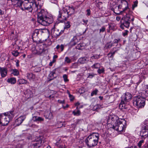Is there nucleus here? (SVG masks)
<instances>
[{
    "instance_id": "obj_1",
    "label": "nucleus",
    "mask_w": 148,
    "mask_h": 148,
    "mask_svg": "<svg viewBox=\"0 0 148 148\" xmlns=\"http://www.w3.org/2000/svg\"><path fill=\"white\" fill-rule=\"evenodd\" d=\"M38 12L37 21L41 25L47 26L52 23L53 21V18L52 16L48 17L47 12L43 9L36 10Z\"/></svg>"
},
{
    "instance_id": "obj_2",
    "label": "nucleus",
    "mask_w": 148,
    "mask_h": 148,
    "mask_svg": "<svg viewBox=\"0 0 148 148\" xmlns=\"http://www.w3.org/2000/svg\"><path fill=\"white\" fill-rule=\"evenodd\" d=\"M99 137L98 133H93L87 137L85 140V143L89 147H94L97 145Z\"/></svg>"
},
{
    "instance_id": "obj_3",
    "label": "nucleus",
    "mask_w": 148,
    "mask_h": 148,
    "mask_svg": "<svg viewBox=\"0 0 148 148\" xmlns=\"http://www.w3.org/2000/svg\"><path fill=\"white\" fill-rule=\"evenodd\" d=\"M14 116L13 112L11 111L1 114L0 115V126L7 125Z\"/></svg>"
},
{
    "instance_id": "obj_4",
    "label": "nucleus",
    "mask_w": 148,
    "mask_h": 148,
    "mask_svg": "<svg viewBox=\"0 0 148 148\" xmlns=\"http://www.w3.org/2000/svg\"><path fill=\"white\" fill-rule=\"evenodd\" d=\"M38 7L35 0H32L31 2H29L28 1H26V2H24L20 8L23 10L32 12L33 10L36 11L38 10Z\"/></svg>"
},
{
    "instance_id": "obj_5",
    "label": "nucleus",
    "mask_w": 148,
    "mask_h": 148,
    "mask_svg": "<svg viewBox=\"0 0 148 148\" xmlns=\"http://www.w3.org/2000/svg\"><path fill=\"white\" fill-rule=\"evenodd\" d=\"M132 95L129 92H126L122 96L121 100L119 107L121 110L126 109L129 106V100L132 98Z\"/></svg>"
},
{
    "instance_id": "obj_6",
    "label": "nucleus",
    "mask_w": 148,
    "mask_h": 148,
    "mask_svg": "<svg viewBox=\"0 0 148 148\" xmlns=\"http://www.w3.org/2000/svg\"><path fill=\"white\" fill-rule=\"evenodd\" d=\"M145 99L140 95L135 96L133 98V105L137 108H143L145 104Z\"/></svg>"
},
{
    "instance_id": "obj_7",
    "label": "nucleus",
    "mask_w": 148,
    "mask_h": 148,
    "mask_svg": "<svg viewBox=\"0 0 148 148\" xmlns=\"http://www.w3.org/2000/svg\"><path fill=\"white\" fill-rule=\"evenodd\" d=\"M125 16L124 18L123 17L121 20V25L120 26L121 28H123V26L126 27H128L129 26L130 22H133L134 20V17L132 14H125Z\"/></svg>"
},
{
    "instance_id": "obj_8",
    "label": "nucleus",
    "mask_w": 148,
    "mask_h": 148,
    "mask_svg": "<svg viewBox=\"0 0 148 148\" xmlns=\"http://www.w3.org/2000/svg\"><path fill=\"white\" fill-rule=\"evenodd\" d=\"M125 121L124 120L123 121H116L113 125L112 128L114 130L119 132H123L125 130L126 126Z\"/></svg>"
},
{
    "instance_id": "obj_9",
    "label": "nucleus",
    "mask_w": 148,
    "mask_h": 148,
    "mask_svg": "<svg viewBox=\"0 0 148 148\" xmlns=\"http://www.w3.org/2000/svg\"><path fill=\"white\" fill-rule=\"evenodd\" d=\"M121 10L123 11V15L127 14H132V12L128 8V4L127 2L126 1H123L121 2V3L119 5Z\"/></svg>"
},
{
    "instance_id": "obj_10",
    "label": "nucleus",
    "mask_w": 148,
    "mask_h": 148,
    "mask_svg": "<svg viewBox=\"0 0 148 148\" xmlns=\"http://www.w3.org/2000/svg\"><path fill=\"white\" fill-rule=\"evenodd\" d=\"M64 12L63 10L62 12L59 11V14L57 19L60 22H63L68 17L67 14H66Z\"/></svg>"
},
{
    "instance_id": "obj_11",
    "label": "nucleus",
    "mask_w": 148,
    "mask_h": 148,
    "mask_svg": "<svg viewBox=\"0 0 148 148\" xmlns=\"http://www.w3.org/2000/svg\"><path fill=\"white\" fill-rule=\"evenodd\" d=\"M32 50L33 54L40 55L44 52L46 50L44 49L42 45H40L38 46L37 49H35V48H34V49H32Z\"/></svg>"
},
{
    "instance_id": "obj_12",
    "label": "nucleus",
    "mask_w": 148,
    "mask_h": 148,
    "mask_svg": "<svg viewBox=\"0 0 148 148\" xmlns=\"http://www.w3.org/2000/svg\"><path fill=\"white\" fill-rule=\"evenodd\" d=\"M62 10L66 14H67L68 17L73 14L74 12V9L70 7H66L64 8Z\"/></svg>"
},
{
    "instance_id": "obj_13",
    "label": "nucleus",
    "mask_w": 148,
    "mask_h": 148,
    "mask_svg": "<svg viewBox=\"0 0 148 148\" xmlns=\"http://www.w3.org/2000/svg\"><path fill=\"white\" fill-rule=\"evenodd\" d=\"M119 5L117 6L115 5L114 8L112 9L114 12L117 14H123V11L120 7Z\"/></svg>"
},
{
    "instance_id": "obj_14",
    "label": "nucleus",
    "mask_w": 148,
    "mask_h": 148,
    "mask_svg": "<svg viewBox=\"0 0 148 148\" xmlns=\"http://www.w3.org/2000/svg\"><path fill=\"white\" fill-rule=\"evenodd\" d=\"M51 31L52 35L55 37L59 36L62 33L61 32H59V29L54 27L51 29Z\"/></svg>"
},
{
    "instance_id": "obj_15",
    "label": "nucleus",
    "mask_w": 148,
    "mask_h": 148,
    "mask_svg": "<svg viewBox=\"0 0 148 148\" xmlns=\"http://www.w3.org/2000/svg\"><path fill=\"white\" fill-rule=\"evenodd\" d=\"M25 116H20L15 120V125L16 126H18L20 125L25 119Z\"/></svg>"
},
{
    "instance_id": "obj_16",
    "label": "nucleus",
    "mask_w": 148,
    "mask_h": 148,
    "mask_svg": "<svg viewBox=\"0 0 148 148\" xmlns=\"http://www.w3.org/2000/svg\"><path fill=\"white\" fill-rule=\"evenodd\" d=\"M24 94L27 99L32 97L33 96V92L30 89H27L25 90L24 92Z\"/></svg>"
},
{
    "instance_id": "obj_17",
    "label": "nucleus",
    "mask_w": 148,
    "mask_h": 148,
    "mask_svg": "<svg viewBox=\"0 0 148 148\" xmlns=\"http://www.w3.org/2000/svg\"><path fill=\"white\" fill-rule=\"evenodd\" d=\"M7 73L8 70L7 68L0 67V73L2 77L3 78L5 77Z\"/></svg>"
},
{
    "instance_id": "obj_18",
    "label": "nucleus",
    "mask_w": 148,
    "mask_h": 148,
    "mask_svg": "<svg viewBox=\"0 0 148 148\" xmlns=\"http://www.w3.org/2000/svg\"><path fill=\"white\" fill-rule=\"evenodd\" d=\"M26 77L30 81H34L35 79V75L31 73H27L26 74Z\"/></svg>"
},
{
    "instance_id": "obj_19",
    "label": "nucleus",
    "mask_w": 148,
    "mask_h": 148,
    "mask_svg": "<svg viewBox=\"0 0 148 148\" xmlns=\"http://www.w3.org/2000/svg\"><path fill=\"white\" fill-rule=\"evenodd\" d=\"M44 116L46 119H51L53 118V116L52 112L49 111L45 112Z\"/></svg>"
},
{
    "instance_id": "obj_20",
    "label": "nucleus",
    "mask_w": 148,
    "mask_h": 148,
    "mask_svg": "<svg viewBox=\"0 0 148 148\" xmlns=\"http://www.w3.org/2000/svg\"><path fill=\"white\" fill-rule=\"evenodd\" d=\"M32 119L34 121V122H42L44 121V118L40 116H33Z\"/></svg>"
},
{
    "instance_id": "obj_21",
    "label": "nucleus",
    "mask_w": 148,
    "mask_h": 148,
    "mask_svg": "<svg viewBox=\"0 0 148 148\" xmlns=\"http://www.w3.org/2000/svg\"><path fill=\"white\" fill-rule=\"evenodd\" d=\"M56 75L55 71L53 70L50 73L48 76V78L49 79V80H51L56 78Z\"/></svg>"
},
{
    "instance_id": "obj_22",
    "label": "nucleus",
    "mask_w": 148,
    "mask_h": 148,
    "mask_svg": "<svg viewBox=\"0 0 148 148\" xmlns=\"http://www.w3.org/2000/svg\"><path fill=\"white\" fill-rule=\"evenodd\" d=\"M14 1L15 3V5L20 8L23 4V3L24 2L23 0H14Z\"/></svg>"
},
{
    "instance_id": "obj_23",
    "label": "nucleus",
    "mask_w": 148,
    "mask_h": 148,
    "mask_svg": "<svg viewBox=\"0 0 148 148\" xmlns=\"http://www.w3.org/2000/svg\"><path fill=\"white\" fill-rule=\"evenodd\" d=\"M116 49V47H114L110 51V52L108 54V56H109L110 54H111L110 57V58H113L114 55L115 54L116 52L118 50V49H116L114 51H113L114 49Z\"/></svg>"
},
{
    "instance_id": "obj_24",
    "label": "nucleus",
    "mask_w": 148,
    "mask_h": 148,
    "mask_svg": "<svg viewBox=\"0 0 148 148\" xmlns=\"http://www.w3.org/2000/svg\"><path fill=\"white\" fill-rule=\"evenodd\" d=\"M17 82L19 84H27L29 83V82L27 80L23 79H20L18 80Z\"/></svg>"
},
{
    "instance_id": "obj_25",
    "label": "nucleus",
    "mask_w": 148,
    "mask_h": 148,
    "mask_svg": "<svg viewBox=\"0 0 148 148\" xmlns=\"http://www.w3.org/2000/svg\"><path fill=\"white\" fill-rule=\"evenodd\" d=\"M7 82L10 83L12 84H13L16 83V79L15 77H11L8 78L7 80Z\"/></svg>"
},
{
    "instance_id": "obj_26",
    "label": "nucleus",
    "mask_w": 148,
    "mask_h": 148,
    "mask_svg": "<svg viewBox=\"0 0 148 148\" xmlns=\"http://www.w3.org/2000/svg\"><path fill=\"white\" fill-rule=\"evenodd\" d=\"M77 42V37L75 36H74L73 38L71 40L70 43L71 44L73 45H75L76 44Z\"/></svg>"
},
{
    "instance_id": "obj_27",
    "label": "nucleus",
    "mask_w": 148,
    "mask_h": 148,
    "mask_svg": "<svg viewBox=\"0 0 148 148\" xmlns=\"http://www.w3.org/2000/svg\"><path fill=\"white\" fill-rule=\"evenodd\" d=\"M142 127L148 130V119H146L142 124Z\"/></svg>"
},
{
    "instance_id": "obj_28",
    "label": "nucleus",
    "mask_w": 148,
    "mask_h": 148,
    "mask_svg": "<svg viewBox=\"0 0 148 148\" xmlns=\"http://www.w3.org/2000/svg\"><path fill=\"white\" fill-rule=\"evenodd\" d=\"M88 60L87 58L86 57H83L80 58L78 60L79 62L81 64H84L86 63Z\"/></svg>"
},
{
    "instance_id": "obj_29",
    "label": "nucleus",
    "mask_w": 148,
    "mask_h": 148,
    "mask_svg": "<svg viewBox=\"0 0 148 148\" xmlns=\"http://www.w3.org/2000/svg\"><path fill=\"white\" fill-rule=\"evenodd\" d=\"M42 137H40L37 139V143H35L36 145V146H38V147H39L40 145H38L37 144L42 145L44 143V140H41Z\"/></svg>"
},
{
    "instance_id": "obj_30",
    "label": "nucleus",
    "mask_w": 148,
    "mask_h": 148,
    "mask_svg": "<svg viewBox=\"0 0 148 148\" xmlns=\"http://www.w3.org/2000/svg\"><path fill=\"white\" fill-rule=\"evenodd\" d=\"M76 48L78 50H82L84 48V44L80 43L76 47Z\"/></svg>"
},
{
    "instance_id": "obj_31",
    "label": "nucleus",
    "mask_w": 148,
    "mask_h": 148,
    "mask_svg": "<svg viewBox=\"0 0 148 148\" xmlns=\"http://www.w3.org/2000/svg\"><path fill=\"white\" fill-rule=\"evenodd\" d=\"M12 73L14 76H17L19 74L18 71L16 69H12Z\"/></svg>"
},
{
    "instance_id": "obj_32",
    "label": "nucleus",
    "mask_w": 148,
    "mask_h": 148,
    "mask_svg": "<svg viewBox=\"0 0 148 148\" xmlns=\"http://www.w3.org/2000/svg\"><path fill=\"white\" fill-rule=\"evenodd\" d=\"M40 34H41L43 33H49V31L47 29H39Z\"/></svg>"
},
{
    "instance_id": "obj_33",
    "label": "nucleus",
    "mask_w": 148,
    "mask_h": 148,
    "mask_svg": "<svg viewBox=\"0 0 148 148\" xmlns=\"http://www.w3.org/2000/svg\"><path fill=\"white\" fill-rule=\"evenodd\" d=\"M114 45H113V44L110 42H108L105 45V47L106 49H108V48H111L112 46Z\"/></svg>"
},
{
    "instance_id": "obj_34",
    "label": "nucleus",
    "mask_w": 148,
    "mask_h": 148,
    "mask_svg": "<svg viewBox=\"0 0 148 148\" xmlns=\"http://www.w3.org/2000/svg\"><path fill=\"white\" fill-rule=\"evenodd\" d=\"M100 66V64L97 63H95L93 65L91 66L92 69H97L99 68Z\"/></svg>"
},
{
    "instance_id": "obj_35",
    "label": "nucleus",
    "mask_w": 148,
    "mask_h": 148,
    "mask_svg": "<svg viewBox=\"0 0 148 148\" xmlns=\"http://www.w3.org/2000/svg\"><path fill=\"white\" fill-rule=\"evenodd\" d=\"M65 26L64 29H68L70 28L71 26L70 23L69 21H66L64 22Z\"/></svg>"
},
{
    "instance_id": "obj_36",
    "label": "nucleus",
    "mask_w": 148,
    "mask_h": 148,
    "mask_svg": "<svg viewBox=\"0 0 148 148\" xmlns=\"http://www.w3.org/2000/svg\"><path fill=\"white\" fill-rule=\"evenodd\" d=\"M72 113L74 116H78L80 114V112L79 110H77V111L74 110L73 111Z\"/></svg>"
},
{
    "instance_id": "obj_37",
    "label": "nucleus",
    "mask_w": 148,
    "mask_h": 148,
    "mask_svg": "<svg viewBox=\"0 0 148 148\" xmlns=\"http://www.w3.org/2000/svg\"><path fill=\"white\" fill-rule=\"evenodd\" d=\"M39 34H40L39 29H36L34 32L32 36H37Z\"/></svg>"
},
{
    "instance_id": "obj_38",
    "label": "nucleus",
    "mask_w": 148,
    "mask_h": 148,
    "mask_svg": "<svg viewBox=\"0 0 148 148\" xmlns=\"http://www.w3.org/2000/svg\"><path fill=\"white\" fill-rule=\"evenodd\" d=\"M98 92V90L97 89H95V90H93L91 94V96H93L94 95H96L97 93Z\"/></svg>"
},
{
    "instance_id": "obj_39",
    "label": "nucleus",
    "mask_w": 148,
    "mask_h": 148,
    "mask_svg": "<svg viewBox=\"0 0 148 148\" xmlns=\"http://www.w3.org/2000/svg\"><path fill=\"white\" fill-rule=\"evenodd\" d=\"M140 135L141 137L144 139L148 136V132L143 134H140Z\"/></svg>"
},
{
    "instance_id": "obj_40",
    "label": "nucleus",
    "mask_w": 148,
    "mask_h": 148,
    "mask_svg": "<svg viewBox=\"0 0 148 148\" xmlns=\"http://www.w3.org/2000/svg\"><path fill=\"white\" fill-rule=\"evenodd\" d=\"M147 132H148V130L145 128H143L142 127V129L140 132V134H142Z\"/></svg>"
},
{
    "instance_id": "obj_41",
    "label": "nucleus",
    "mask_w": 148,
    "mask_h": 148,
    "mask_svg": "<svg viewBox=\"0 0 148 148\" xmlns=\"http://www.w3.org/2000/svg\"><path fill=\"white\" fill-rule=\"evenodd\" d=\"M87 75H88L87 78L91 79L93 77L95 76V74H94L93 73H88L87 74Z\"/></svg>"
},
{
    "instance_id": "obj_42",
    "label": "nucleus",
    "mask_w": 148,
    "mask_h": 148,
    "mask_svg": "<svg viewBox=\"0 0 148 148\" xmlns=\"http://www.w3.org/2000/svg\"><path fill=\"white\" fill-rule=\"evenodd\" d=\"M121 40L120 38H119L118 39H115L113 40V42L112 43L113 44V45H114V44H117Z\"/></svg>"
},
{
    "instance_id": "obj_43",
    "label": "nucleus",
    "mask_w": 148,
    "mask_h": 148,
    "mask_svg": "<svg viewBox=\"0 0 148 148\" xmlns=\"http://www.w3.org/2000/svg\"><path fill=\"white\" fill-rule=\"evenodd\" d=\"M63 78L64 79V82H67L69 80L68 79V76L66 74H64L63 75Z\"/></svg>"
},
{
    "instance_id": "obj_44",
    "label": "nucleus",
    "mask_w": 148,
    "mask_h": 148,
    "mask_svg": "<svg viewBox=\"0 0 148 148\" xmlns=\"http://www.w3.org/2000/svg\"><path fill=\"white\" fill-rule=\"evenodd\" d=\"M19 53L17 51H14L12 52V54L15 57L17 56L18 54Z\"/></svg>"
},
{
    "instance_id": "obj_45",
    "label": "nucleus",
    "mask_w": 148,
    "mask_h": 148,
    "mask_svg": "<svg viewBox=\"0 0 148 148\" xmlns=\"http://www.w3.org/2000/svg\"><path fill=\"white\" fill-rule=\"evenodd\" d=\"M101 106L98 104H97L94 106L93 108L94 110H96L98 109L101 108Z\"/></svg>"
},
{
    "instance_id": "obj_46",
    "label": "nucleus",
    "mask_w": 148,
    "mask_h": 148,
    "mask_svg": "<svg viewBox=\"0 0 148 148\" xmlns=\"http://www.w3.org/2000/svg\"><path fill=\"white\" fill-rule=\"evenodd\" d=\"M144 140H140L138 144V146L139 148H141V147L142 145V144L144 143Z\"/></svg>"
},
{
    "instance_id": "obj_47",
    "label": "nucleus",
    "mask_w": 148,
    "mask_h": 148,
    "mask_svg": "<svg viewBox=\"0 0 148 148\" xmlns=\"http://www.w3.org/2000/svg\"><path fill=\"white\" fill-rule=\"evenodd\" d=\"M104 71L105 70L104 68H102L101 69H99L97 70V72L99 74H100L101 73H104Z\"/></svg>"
},
{
    "instance_id": "obj_48",
    "label": "nucleus",
    "mask_w": 148,
    "mask_h": 148,
    "mask_svg": "<svg viewBox=\"0 0 148 148\" xmlns=\"http://www.w3.org/2000/svg\"><path fill=\"white\" fill-rule=\"evenodd\" d=\"M99 58V56L97 55H93L90 58L91 59H98Z\"/></svg>"
},
{
    "instance_id": "obj_49",
    "label": "nucleus",
    "mask_w": 148,
    "mask_h": 148,
    "mask_svg": "<svg viewBox=\"0 0 148 148\" xmlns=\"http://www.w3.org/2000/svg\"><path fill=\"white\" fill-rule=\"evenodd\" d=\"M138 1H135L134 3V4L132 5V9L134 10V8L137 6Z\"/></svg>"
},
{
    "instance_id": "obj_50",
    "label": "nucleus",
    "mask_w": 148,
    "mask_h": 148,
    "mask_svg": "<svg viewBox=\"0 0 148 148\" xmlns=\"http://www.w3.org/2000/svg\"><path fill=\"white\" fill-rule=\"evenodd\" d=\"M65 62H66L67 63H70L71 62V59L67 57H66L65 58Z\"/></svg>"
},
{
    "instance_id": "obj_51",
    "label": "nucleus",
    "mask_w": 148,
    "mask_h": 148,
    "mask_svg": "<svg viewBox=\"0 0 148 148\" xmlns=\"http://www.w3.org/2000/svg\"><path fill=\"white\" fill-rule=\"evenodd\" d=\"M106 28L104 26L102 27L101 28L99 29V32H103L105 30Z\"/></svg>"
},
{
    "instance_id": "obj_52",
    "label": "nucleus",
    "mask_w": 148,
    "mask_h": 148,
    "mask_svg": "<svg viewBox=\"0 0 148 148\" xmlns=\"http://www.w3.org/2000/svg\"><path fill=\"white\" fill-rule=\"evenodd\" d=\"M80 120L79 119L76 120L75 121L74 123L72 124V125H74L75 126H76L79 123L80 121Z\"/></svg>"
},
{
    "instance_id": "obj_53",
    "label": "nucleus",
    "mask_w": 148,
    "mask_h": 148,
    "mask_svg": "<svg viewBox=\"0 0 148 148\" xmlns=\"http://www.w3.org/2000/svg\"><path fill=\"white\" fill-rule=\"evenodd\" d=\"M69 97L71 101H72L74 99V97L70 93L69 94Z\"/></svg>"
},
{
    "instance_id": "obj_54",
    "label": "nucleus",
    "mask_w": 148,
    "mask_h": 148,
    "mask_svg": "<svg viewBox=\"0 0 148 148\" xmlns=\"http://www.w3.org/2000/svg\"><path fill=\"white\" fill-rule=\"evenodd\" d=\"M128 32V30H125V32L123 33V36H126L127 35Z\"/></svg>"
},
{
    "instance_id": "obj_55",
    "label": "nucleus",
    "mask_w": 148,
    "mask_h": 148,
    "mask_svg": "<svg viewBox=\"0 0 148 148\" xmlns=\"http://www.w3.org/2000/svg\"><path fill=\"white\" fill-rule=\"evenodd\" d=\"M29 124V126L30 127H32L37 128L38 127V126L37 125H36L35 124H32V125H31L30 124Z\"/></svg>"
},
{
    "instance_id": "obj_56",
    "label": "nucleus",
    "mask_w": 148,
    "mask_h": 148,
    "mask_svg": "<svg viewBox=\"0 0 148 148\" xmlns=\"http://www.w3.org/2000/svg\"><path fill=\"white\" fill-rule=\"evenodd\" d=\"M80 103L78 102H77L75 104V106H77L76 108L77 109L78 108H81V107H79V106L80 105Z\"/></svg>"
},
{
    "instance_id": "obj_57",
    "label": "nucleus",
    "mask_w": 148,
    "mask_h": 148,
    "mask_svg": "<svg viewBox=\"0 0 148 148\" xmlns=\"http://www.w3.org/2000/svg\"><path fill=\"white\" fill-rule=\"evenodd\" d=\"M58 103L61 104H63L65 103L64 100H58Z\"/></svg>"
},
{
    "instance_id": "obj_58",
    "label": "nucleus",
    "mask_w": 148,
    "mask_h": 148,
    "mask_svg": "<svg viewBox=\"0 0 148 148\" xmlns=\"http://www.w3.org/2000/svg\"><path fill=\"white\" fill-rule=\"evenodd\" d=\"M87 12V15L88 16H89L90 14V10L89 9H87L86 10Z\"/></svg>"
},
{
    "instance_id": "obj_59",
    "label": "nucleus",
    "mask_w": 148,
    "mask_h": 148,
    "mask_svg": "<svg viewBox=\"0 0 148 148\" xmlns=\"http://www.w3.org/2000/svg\"><path fill=\"white\" fill-rule=\"evenodd\" d=\"M48 97L51 100H53L54 98V96L53 95H51L49 96Z\"/></svg>"
},
{
    "instance_id": "obj_60",
    "label": "nucleus",
    "mask_w": 148,
    "mask_h": 148,
    "mask_svg": "<svg viewBox=\"0 0 148 148\" xmlns=\"http://www.w3.org/2000/svg\"><path fill=\"white\" fill-rule=\"evenodd\" d=\"M60 48L61 49V51H62L64 49V46L63 45H61L60 46Z\"/></svg>"
},
{
    "instance_id": "obj_61",
    "label": "nucleus",
    "mask_w": 148,
    "mask_h": 148,
    "mask_svg": "<svg viewBox=\"0 0 148 148\" xmlns=\"http://www.w3.org/2000/svg\"><path fill=\"white\" fill-rule=\"evenodd\" d=\"M82 21L85 24H87L88 22V20H85L84 19H83Z\"/></svg>"
},
{
    "instance_id": "obj_62",
    "label": "nucleus",
    "mask_w": 148,
    "mask_h": 148,
    "mask_svg": "<svg viewBox=\"0 0 148 148\" xmlns=\"http://www.w3.org/2000/svg\"><path fill=\"white\" fill-rule=\"evenodd\" d=\"M59 148H65V145H59L58 147Z\"/></svg>"
},
{
    "instance_id": "obj_63",
    "label": "nucleus",
    "mask_w": 148,
    "mask_h": 148,
    "mask_svg": "<svg viewBox=\"0 0 148 148\" xmlns=\"http://www.w3.org/2000/svg\"><path fill=\"white\" fill-rule=\"evenodd\" d=\"M121 17L120 16H117L116 18V20L118 21H119L121 19Z\"/></svg>"
},
{
    "instance_id": "obj_64",
    "label": "nucleus",
    "mask_w": 148,
    "mask_h": 148,
    "mask_svg": "<svg viewBox=\"0 0 148 148\" xmlns=\"http://www.w3.org/2000/svg\"><path fill=\"white\" fill-rule=\"evenodd\" d=\"M19 61L18 60H17L16 62V66L17 67H18L19 66Z\"/></svg>"
}]
</instances>
